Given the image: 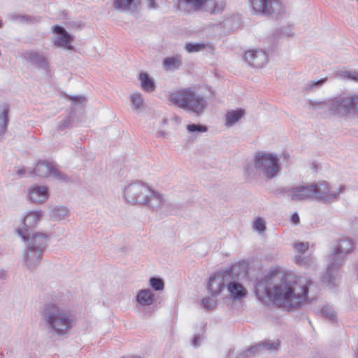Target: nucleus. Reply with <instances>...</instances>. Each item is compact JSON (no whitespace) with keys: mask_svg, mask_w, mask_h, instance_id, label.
<instances>
[{"mask_svg":"<svg viewBox=\"0 0 358 358\" xmlns=\"http://www.w3.org/2000/svg\"><path fill=\"white\" fill-rule=\"evenodd\" d=\"M312 284L311 280L301 276L288 282L287 279L282 275L281 283L274 285L273 302L288 309L299 307L308 301V292Z\"/></svg>","mask_w":358,"mask_h":358,"instance_id":"obj_1","label":"nucleus"},{"mask_svg":"<svg viewBox=\"0 0 358 358\" xmlns=\"http://www.w3.org/2000/svg\"><path fill=\"white\" fill-rule=\"evenodd\" d=\"M40 314L46 329L52 336H64L73 327V315L55 302L45 303Z\"/></svg>","mask_w":358,"mask_h":358,"instance_id":"obj_2","label":"nucleus"},{"mask_svg":"<svg viewBox=\"0 0 358 358\" xmlns=\"http://www.w3.org/2000/svg\"><path fill=\"white\" fill-rule=\"evenodd\" d=\"M124 196L128 203L143 205L153 210L161 209L165 203L162 194L139 180L125 187Z\"/></svg>","mask_w":358,"mask_h":358,"instance_id":"obj_3","label":"nucleus"},{"mask_svg":"<svg viewBox=\"0 0 358 358\" xmlns=\"http://www.w3.org/2000/svg\"><path fill=\"white\" fill-rule=\"evenodd\" d=\"M309 103L314 109L327 110L331 115L345 118L358 117V93H343L324 101L310 100Z\"/></svg>","mask_w":358,"mask_h":358,"instance_id":"obj_4","label":"nucleus"},{"mask_svg":"<svg viewBox=\"0 0 358 358\" xmlns=\"http://www.w3.org/2000/svg\"><path fill=\"white\" fill-rule=\"evenodd\" d=\"M17 233L26 242V247L23 252V259L27 268L33 271L37 268L42 259L44 252L48 247V236L41 232H25L22 229H17Z\"/></svg>","mask_w":358,"mask_h":358,"instance_id":"obj_5","label":"nucleus"},{"mask_svg":"<svg viewBox=\"0 0 358 358\" xmlns=\"http://www.w3.org/2000/svg\"><path fill=\"white\" fill-rule=\"evenodd\" d=\"M278 161L279 159L275 155L260 152L256 154L254 163H248L244 171L250 179L259 176L271 180L280 173Z\"/></svg>","mask_w":358,"mask_h":358,"instance_id":"obj_6","label":"nucleus"},{"mask_svg":"<svg viewBox=\"0 0 358 358\" xmlns=\"http://www.w3.org/2000/svg\"><path fill=\"white\" fill-rule=\"evenodd\" d=\"M169 99L173 104L197 115H201L208 106L206 99L199 94L195 87L184 88L171 93Z\"/></svg>","mask_w":358,"mask_h":358,"instance_id":"obj_7","label":"nucleus"},{"mask_svg":"<svg viewBox=\"0 0 358 358\" xmlns=\"http://www.w3.org/2000/svg\"><path fill=\"white\" fill-rule=\"evenodd\" d=\"M355 243L350 238H341L335 247L334 251L329 256V263L323 276L322 282L327 285H334L336 279V271L342 264L345 255L350 253Z\"/></svg>","mask_w":358,"mask_h":358,"instance_id":"obj_8","label":"nucleus"},{"mask_svg":"<svg viewBox=\"0 0 358 358\" xmlns=\"http://www.w3.org/2000/svg\"><path fill=\"white\" fill-rule=\"evenodd\" d=\"M245 275V271L241 264H234L229 268V272L225 277L226 287L231 299H240L247 294V290L239 282L241 278Z\"/></svg>","mask_w":358,"mask_h":358,"instance_id":"obj_9","label":"nucleus"},{"mask_svg":"<svg viewBox=\"0 0 358 358\" xmlns=\"http://www.w3.org/2000/svg\"><path fill=\"white\" fill-rule=\"evenodd\" d=\"M313 190L312 199L323 201L324 203L331 202L338 198L340 194L345 190V185H341L337 192L332 191L329 183L326 181H321L310 185Z\"/></svg>","mask_w":358,"mask_h":358,"instance_id":"obj_10","label":"nucleus"},{"mask_svg":"<svg viewBox=\"0 0 358 358\" xmlns=\"http://www.w3.org/2000/svg\"><path fill=\"white\" fill-rule=\"evenodd\" d=\"M280 342L279 340L274 341L268 340L260 342L256 345L251 346L247 350L239 353L236 358H252L257 355H259L268 351L273 352L277 351L280 348Z\"/></svg>","mask_w":358,"mask_h":358,"instance_id":"obj_11","label":"nucleus"},{"mask_svg":"<svg viewBox=\"0 0 358 358\" xmlns=\"http://www.w3.org/2000/svg\"><path fill=\"white\" fill-rule=\"evenodd\" d=\"M253 10L264 15L277 16L282 13L280 0H249Z\"/></svg>","mask_w":358,"mask_h":358,"instance_id":"obj_12","label":"nucleus"},{"mask_svg":"<svg viewBox=\"0 0 358 358\" xmlns=\"http://www.w3.org/2000/svg\"><path fill=\"white\" fill-rule=\"evenodd\" d=\"M282 279V276L278 274H268L264 278L258 280L255 285V293L259 299L268 298L273 301L274 287L271 285L276 279Z\"/></svg>","mask_w":358,"mask_h":358,"instance_id":"obj_13","label":"nucleus"},{"mask_svg":"<svg viewBox=\"0 0 358 358\" xmlns=\"http://www.w3.org/2000/svg\"><path fill=\"white\" fill-rule=\"evenodd\" d=\"M36 175L39 177L52 176L57 180H67L68 177L66 174L58 171L47 161H40L36 164L33 171L30 172V175Z\"/></svg>","mask_w":358,"mask_h":358,"instance_id":"obj_14","label":"nucleus"},{"mask_svg":"<svg viewBox=\"0 0 358 358\" xmlns=\"http://www.w3.org/2000/svg\"><path fill=\"white\" fill-rule=\"evenodd\" d=\"M52 30L58 34L52 41L56 47L64 48L68 50H74V48L71 45L73 40V36L63 27L55 25L52 27Z\"/></svg>","mask_w":358,"mask_h":358,"instance_id":"obj_15","label":"nucleus"},{"mask_svg":"<svg viewBox=\"0 0 358 358\" xmlns=\"http://www.w3.org/2000/svg\"><path fill=\"white\" fill-rule=\"evenodd\" d=\"M229 268L219 273L211 275L207 284V289L213 296H218L226 287V279Z\"/></svg>","mask_w":358,"mask_h":358,"instance_id":"obj_16","label":"nucleus"},{"mask_svg":"<svg viewBox=\"0 0 358 358\" xmlns=\"http://www.w3.org/2000/svg\"><path fill=\"white\" fill-rule=\"evenodd\" d=\"M310 185H298L293 187H284L281 192L286 193L293 201H302L312 199L313 191Z\"/></svg>","mask_w":358,"mask_h":358,"instance_id":"obj_17","label":"nucleus"},{"mask_svg":"<svg viewBox=\"0 0 358 358\" xmlns=\"http://www.w3.org/2000/svg\"><path fill=\"white\" fill-rule=\"evenodd\" d=\"M243 59L250 66L255 68H262L268 62V56L262 50H250L245 53Z\"/></svg>","mask_w":358,"mask_h":358,"instance_id":"obj_18","label":"nucleus"},{"mask_svg":"<svg viewBox=\"0 0 358 358\" xmlns=\"http://www.w3.org/2000/svg\"><path fill=\"white\" fill-rule=\"evenodd\" d=\"M178 9L187 13L201 10L208 0H177Z\"/></svg>","mask_w":358,"mask_h":358,"instance_id":"obj_19","label":"nucleus"},{"mask_svg":"<svg viewBox=\"0 0 358 358\" xmlns=\"http://www.w3.org/2000/svg\"><path fill=\"white\" fill-rule=\"evenodd\" d=\"M24 59L29 63L36 66L48 70L49 68V62L43 55L34 51H27L24 55Z\"/></svg>","mask_w":358,"mask_h":358,"instance_id":"obj_20","label":"nucleus"},{"mask_svg":"<svg viewBox=\"0 0 358 358\" xmlns=\"http://www.w3.org/2000/svg\"><path fill=\"white\" fill-rule=\"evenodd\" d=\"M155 300V294L150 289H140L136 296V307L149 306Z\"/></svg>","mask_w":358,"mask_h":358,"instance_id":"obj_21","label":"nucleus"},{"mask_svg":"<svg viewBox=\"0 0 358 358\" xmlns=\"http://www.w3.org/2000/svg\"><path fill=\"white\" fill-rule=\"evenodd\" d=\"M48 197V190L45 186H34L29 190V198L34 203H43Z\"/></svg>","mask_w":358,"mask_h":358,"instance_id":"obj_22","label":"nucleus"},{"mask_svg":"<svg viewBox=\"0 0 358 358\" xmlns=\"http://www.w3.org/2000/svg\"><path fill=\"white\" fill-rule=\"evenodd\" d=\"M139 0H114L113 7L120 12H136L140 5Z\"/></svg>","mask_w":358,"mask_h":358,"instance_id":"obj_23","label":"nucleus"},{"mask_svg":"<svg viewBox=\"0 0 358 358\" xmlns=\"http://www.w3.org/2000/svg\"><path fill=\"white\" fill-rule=\"evenodd\" d=\"M41 213L39 211H30L25 216L23 220V232H25V228L28 231H31V229L35 227L40 220Z\"/></svg>","mask_w":358,"mask_h":358,"instance_id":"obj_24","label":"nucleus"},{"mask_svg":"<svg viewBox=\"0 0 358 358\" xmlns=\"http://www.w3.org/2000/svg\"><path fill=\"white\" fill-rule=\"evenodd\" d=\"M245 115V110L242 108L231 110L227 112L226 115V126L227 127L233 126Z\"/></svg>","mask_w":358,"mask_h":358,"instance_id":"obj_25","label":"nucleus"},{"mask_svg":"<svg viewBox=\"0 0 358 358\" xmlns=\"http://www.w3.org/2000/svg\"><path fill=\"white\" fill-rule=\"evenodd\" d=\"M2 110L0 112V136L3 135L7 129L8 122L9 106L4 103L1 106Z\"/></svg>","mask_w":358,"mask_h":358,"instance_id":"obj_26","label":"nucleus"},{"mask_svg":"<svg viewBox=\"0 0 358 358\" xmlns=\"http://www.w3.org/2000/svg\"><path fill=\"white\" fill-rule=\"evenodd\" d=\"M139 80H141V88L146 92H152L155 90L154 80L149 77L147 73L143 72L139 74Z\"/></svg>","mask_w":358,"mask_h":358,"instance_id":"obj_27","label":"nucleus"},{"mask_svg":"<svg viewBox=\"0 0 358 358\" xmlns=\"http://www.w3.org/2000/svg\"><path fill=\"white\" fill-rule=\"evenodd\" d=\"M182 57L180 55L166 57L164 59L163 64L166 70L178 69L182 66Z\"/></svg>","mask_w":358,"mask_h":358,"instance_id":"obj_28","label":"nucleus"},{"mask_svg":"<svg viewBox=\"0 0 358 358\" xmlns=\"http://www.w3.org/2000/svg\"><path fill=\"white\" fill-rule=\"evenodd\" d=\"M10 19L22 23L34 24L39 22L40 17L29 15L13 14L10 16Z\"/></svg>","mask_w":358,"mask_h":358,"instance_id":"obj_29","label":"nucleus"},{"mask_svg":"<svg viewBox=\"0 0 358 358\" xmlns=\"http://www.w3.org/2000/svg\"><path fill=\"white\" fill-rule=\"evenodd\" d=\"M67 213V208L64 206H56L52 209L50 217L52 220H61L64 218Z\"/></svg>","mask_w":358,"mask_h":358,"instance_id":"obj_30","label":"nucleus"},{"mask_svg":"<svg viewBox=\"0 0 358 358\" xmlns=\"http://www.w3.org/2000/svg\"><path fill=\"white\" fill-rule=\"evenodd\" d=\"M206 45L203 43H187L185 50L188 52H199L205 49Z\"/></svg>","mask_w":358,"mask_h":358,"instance_id":"obj_31","label":"nucleus"},{"mask_svg":"<svg viewBox=\"0 0 358 358\" xmlns=\"http://www.w3.org/2000/svg\"><path fill=\"white\" fill-rule=\"evenodd\" d=\"M295 262L301 266L309 267L313 264V259L311 257H303L300 255L295 256Z\"/></svg>","mask_w":358,"mask_h":358,"instance_id":"obj_32","label":"nucleus"},{"mask_svg":"<svg viewBox=\"0 0 358 358\" xmlns=\"http://www.w3.org/2000/svg\"><path fill=\"white\" fill-rule=\"evenodd\" d=\"M150 286L155 291H161L164 288V282L162 278L151 277L149 280Z\"/></svg>","mask_w":358,"mask_h":358,"instance_id":"obj_33","label":"nucleus"},{"mask_svg":"<svg viewBox=\"0 0 358 358\" xmlns=\"http://www.w3.org/2000/svg\"><path fill=\"white\" fill-rule=\"evenodd\" d=\"M339 75L344 79L358 83V71H341Z\"/></svg>","mask_w":358,"mask_h":358,"instance_id":"obj_34","label":"nucleus"},{"mask_svg":"<svg viewBox=\"0 0 358 358\" xmlns=\"http://www.w3.org/2000/svg\"><path fill=\"white\" fill-rule=\"evenodd\" d=\"M72 122V118L70 116H67L63 120L58 122L57 129L59 131H62L66 129H69L71 127Z\"/></svg>","mask_w":358,"mask_h":358,"instance_id":"obj_35","label":"nucleus"},{"mask_svg":"<svg viewBox=\"0 0 358 358\" xmlns=\"http://www.w3.org/2000/svg\"><path fill=\"white\" fill-rule=\"evenodd\" d=\"M131 101L135 110L140 109L143 105L142 95L139 93L134 94L131 96Z\"/></svg>","mask_w":358,"mask_h":358,"instance_id":"obj_36","label":"nucleus"},{"mask_svg":"<svg viewBox=\"0 0 358 358\" xmlns=\"http://www.w3.org/2000/svg\"><path fill=\"white\" fill-rule=\"evenodd\" d=\"M322 315L331 321L336 320L335 311L329 306H324L321 310Z\"/></svg>","mask_w":358,"mask_h":358,"instance_id":"obj_37","label":"nucleus"},{"mask_svg":"<svg viewBox=\"0 0 358 358\" xmlns=\"http://www.w3.org/2000/svg\"><path fill=\"white\" fill-rule=\"evenodd\" d=\"M327 81V78H322L317 81H310L309 82L305 89L307 91H310L314 88H319L325 82Z\"/></svg>","mask_w":358,"mask_h":358,"instance_id":"obj_38","label":"nucleus"},{"mask_svg":"<svg viewBox=\"0 0 358 358\" xmlns=\"http://www.w3.org/2000/svg\"><path fill=\"white\" fill-rule=\"evenodd\" d=\"M187 129L188 132H206L208 130L207 127L201 125V124H191L187 125Z\"/></svg>","mask_w":358,"mask_h":358,"instance_id":"obj_39","label":"nucleus"},{"mask_svg":"<svg viewBox=\"0 0 358 358\" xmlns=\"http://www.w3.org/2000/svg\"><path fill=\"white\" fill-rule=\"evenodd\" d=\"M226 6L225 2L223 1H217L215 2L213 8H210L208 10L210 13L215 14L222 11Z\"/></svg>","mask_w":358,"mask_h":358,"instance_id":"obj_40","label":"nucleus"},{"mask_svg":"<svg viewBox=\"0 0 358 358\" xmlns=\"http://www.w3.org/2000/svg\"><path fill=\"white\" fill-rule=\"evenodd\" d=\"M294 248L296 251V252L299 254V255H301L304 254L305 252H306L309 248V243H296L294 244Z\"/></svg>","mask_w":358,"mask_h":358,"instance_id":"obj_41","label":"nucleus"},{"mask_svg":"<svg viewBox=\"0 0 358 358\" xmlns=\"http://www.w3.org/2000/svg\"><path fill=\"white\" fill-rule=\"evenodd\" d=\"M253 227L256 231H258L259 233L264 232L266 229L264 220L261 217L257 218L255 220Z\"/></svg>","mask_w":358,"mask_h":358,"instance_id":"obj_42","label":"nucleus"},{"mask_svg":"<svg viewBox=\"0 0 358 358\" xmlns=\"http://www.w3.org/2000/svg\"><path fill=\"white\" fill-rule=\"evenodd\" d=\"M216 301L210 297L204 298L202 300L203 307L208 310L214 308L216 306Z\"/></svg>","mask_w":358,"mask_h":358,"instance_id":"obj_43","label":"nucleus"},{"mask_svg":"<svg viewBox=\"0 0 358 358\" xmlns=\"http://www.w3.org/2000/svg\"><path fill=\"white\" fill-rule=\"evenodd\" d=\"M69 99L75 104L83 105L86 103V98L80 95L69 96Z\"/></svg>","mask_w":358,"mask_h":358,"instance_id":"obj_44","label":"nucleus"},{"mask_svg":"<svg viewBox=\"0 0 358 358\" xmlns=\"http://www.w3.org/2000/svg\"><path fill=\"white\" fill-rule=\"evenodd\" d=\"M200 339V337L199 336H194L192 341V345L194 347V348H196L198 346H199V341Z\"/></svg>","mask_w":358,"mask_h":358,"instance_id":"obj_45","label":"nucleus"},{"mask_svg":"<svg viewBox=\"0 0 358 358\" xmlns=\"http://www.w3.org/2000/svg\"><path fill=\"white\" fill-rule=\"evenodd\" d=\"M148 6L151 9H155L157 8V4L155 0H148Z\"/></svg>","mask_w":358,"mask_h":358,"instance_id":"obj_46","label":"nucleus"},{"mask_svg":"<svg viewBox=\"0 0 358 358\" xmlns=\"http://www.w3.org/2000/svg\"><path fill=\"white\" fill-rule=\"evenodd\" d=\"M292 222L294 224H298L299 222V217L297 213H294L292 217Z\"/></svg>","mask_w":358,"mask_h":358,"instance_id":"obj_47","label":"nucleus"},{"mask_svg":"<svg viewBox=\"0 0 358 358\" xmlns=\"http://www.w3.org/2000/svg\"><path fill=\"white\" fill-rule=\"evenodd\" d=\"M157 136L159 138H166L167 134L164 131H159L157 133Z\"/></svg>","mask_w":358,"mask_h":358,"instance_id":"obj_48","label":"nucleus"},{"mask_svg":"<svg viewBox=\"0 0 358 358\" xmlns=\"http://www.w3.org/2000/svg\"><path fill=\"white\" fill-rule=\"evenodd\" d=\"M25 173V169H19L17 171V176L21 178L24 176V174Z\"/></svg>","mask_w":358,"mask_h":358,"instance_id":"obj_49","label":"nucleus"},{"mask_svg":"<svg viewBox=\"0 0 358 358\" xmlns=\"http://www.w3.org/2000/svg\"><path fill=\"white\" fill-rule=\"evenodd\" d=\"M6 276V272L4 270L0 271V279H4Z\"/></svg>","mask_w":358,"mask_h":358,"instance_id":"obj_50","label":"nucleus"},{"mask_svg":"<svg viewBox=\"0 0 358 358\" xmlns=\"http://www.w3.org/2000/svg\"><path fill=\"white\" fill-rule=\"evenodd\" d=\"M71 25L73 27H77V28H80L81 27V24L80 22H73L72 24H71Z\"/></svg>","mask_w":358,"mask_h":358,"instance_id":"obj_51","label":"nucleus"},{"mask_svg":"<svg viewBox=\"0 0 358 358\" xmlns=\"http://www.w3.org/2000/svg\"><path fill=\"white\" fill-rule=\"evenodd\" d=\"M282 157H283L285 159L288 160V159H289V153H288V152H284L282 153Z\"/></svg>","mask_w":358,"mask_h":358,"instance_id":"obj_52","label":"nucleus"},{"mask_svg":"<svg viewBox=\"0 0 358 358\" xmlns=\"http://www.w3.org/2000/svg\"><path fill=\"white\" fill-rule=\"evenodd\" d=\"M2 24H3L2 21L0 20V27H2Z\"/></svg>","mask_w":358,"mask_h":358,"instance_id":"obj_53","label":"nucleus"},{"mask_svg":"<svg viewBox=\"0 0 358 358\" xmlns=\"http://www.w3.org/2000/svg\"><path fill=\"white\" fill-rule=\"evenodd\" d=\"M356 357L358 358V350H357V352L356 353Z\"/></svg>","mask_w":358,"mask_h":358,"instance_id":"obj_54","label":"nucleus"}]
</instances>
